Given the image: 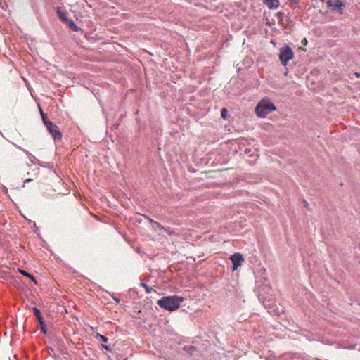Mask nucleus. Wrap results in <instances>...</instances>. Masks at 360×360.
Returning a JSON list of instances; mask_svg holds the SVG:
<instances>
[{
	"label": "nucleus",
	"instance_id": "nucleus-16",
	"mask_svg": "<svg viewBox=\"0 0 360 360\" xmlns=\"http://www.w3.org/2000/svg\"><path fill=\"white\" fill-rule=\"evenodd\" d=\"M40 114H41V119H42L43 123H44V124L45 126L47 124L48 122H51V121H50L47 118L46 115L41 109H40Z\"/></svg>",
	"mask_w": 360,
	"mask_h": 360
},
{
	"label": "nucleus",
	"instance_id": "nucleus-24",
	"mask_svg": "<svg viewBox=\"0 0 360 360\" xmlns=\"http://www.w3.org/2000/svg\"><path fill=\"white\" fill-rule=\"evenodd\" d=\"M31 181H32V179H26V180L24 181V183H25V184H26V183H29V182H31Z\"/></svg>",
	"mask_w": 360,
	"mask_h": 360
},
{
	"label": "nucleus",
	"instance_id": "nucleus-14",
	"mask_svg": "<svg viewBox=\"0 0 360 360\" xmlns=\"http://www.w3.org/2000/svg\"><path fill=\"white\" fill-rule=\"evenodd\" d=\"M67 22L68 23L69 27H70L72 30H74V31H75V32H78V31H79V30H81L80 28H79V27L76 25V24L74 22V21H73V20H68Z\"/></svg>",
	"mask_w": 360,
	"mask_h": 360
},
{
	"label": "nucleus",
	"instance_id": "nucleus-11",
	"mask_svg": "<svg viewBox=\"0 0 360 360\" xmlns=\"http://www.w3.org/2000/svg\"><path fill=\"white\" fill-rule=\"evenodd\" d=\"M33 314L36 316L38 322H41V321H43V318H42L41 311L38 308H37V307L33 308Z\"/></svg>",
	"mask_w": 360,
	"mask_h": 360
},
{
	"label": "nucleus",
	"instance_id": "nucleus-6",
	"mask_svg": "<svg viewBox=\"0 0 360 360\" xmlns=\"http://www.w3.org/2000/svg\"><path fill=\"white\" fill-rule=\"evenodd\" d=\"M230 259L233 263V271H236L240 266H241L242 262L244 260L243 255L238 252L231 255Z\"/></svg>",
	"mask_w": 360,
	"mask_h": 360
},
{
	"label": "nucleus",
	"instance_id": "nucleus-20",
	"mask_svg": "<svg viewBox=\"0 0 360 360\" xmlns=\"http://www.w3.org/2000/svg\"><path fill=\"white\" fill-rule=\"evenodd\" d=\"M101 346L103 349H106L107 351H111V348L108 345L102 344Z\"/></svg>",
	"mask_w": 360,
	"mask_h": 360
},
{
	"label": "nucleus",
	"instance_id": "nucleus-13",
	"mask_svg": "<svg viewBox=\"0 0 360 360\" xmlns=\"http://www.w3.org/2000/svg\"><path fill=\"white\" fill-rule=\"evenodd\" d=\"M17 148H19L20 150H22L27 155V158L30 159V160L32 162H34V160L36 159V158L32 154H31L29 151L22 148L20 146H17Z\"/></svg>",
	"mask_w": 360,
	"mask_h": 360
},
{
	"label": "nucleus",
	"instance_id": "nucleus-1",
	"mask_svg": "<svg viewBox=\"0 0 360 360\" xmlns=\"http://www.w3.org/2000/svg\"><path fill=\"white\" fill-rule=\"evenodd\" d=\"M184 298L180 296H165L158 302V305L166 310L172 311L179 308Z\"/></svg>",
	"mask_w": 360,
	"mask_h": 360
},
{
	"label": "nucleus",
	"instance_id": "nucleus-19",
	"mask_svg": "<svg viewBox=\"0 0 360 360\" xmlns=\"http://www.w3.org/2000/svg\"><path fill=\"white\" fill-rule=\"evenodd\" d=\"M228 111L226 108H222L221 110V116L223 119H226L227 117Z\"/></svg>",
	"mask_w": 360,
	"mask_h": 360
},
{
	"label": "nucleus",
	"instance_id": "nucleus-2",
	"mask_svg": "<svg viewBox=\"0 0 360 360\" xmlns=\"http://www.w3.org/2000/svg\"><path fill=\"white\" fill-rule=\"evenodd\" d=\"M276 110L274 104L269 101L262 99L257 105L255 112L259 117L264 118L271 112Z\"/></svg>",
	"mask_w": 360,
	"mask_h": 360
},
{
	"label": "nucleus",
	"instance_id": "nucleus-10",
	"mask_svg": "<svg viewBox=\"0 0 360 360\" xmlns=\"http://www.w3.org/2000/svg\"><path fill=\"white\" fill-rule=\"evenodd\" d=\"M18 272L20 273L22 276H24L31 279L35 284L37 283L35 278L34 277V276H32L29 272H27L26 271H25L23 269H18Z\"/></svg>",
	"mask_w": 360,
	"mask_h": 360
},
{
	"label": "nucleus",
	"instance_id": "nucleus-8",
	"mask_svg": "<svg viewBox=\"0 0 360 360\" xmlns=\"http://www.w3.org/2000/svg\"><path fill=\"white\" fill-rule=\"evenodd\" d=\"M264 3L269 9H276L280 5L279 0H265Z\"/></svg>",
	"mask_w": 360,
	"mask_h": 360
},
{
	"label": "nucleus",
	"instance_id": "nucleus-25",
	"mask_svg": "<svg viewBox=\"0 0 360 360\" xmlns=\"http://www.w3.org/2000/svg\"><path fill=\"white\" fill-rule=\"evenodd\" d=\"M355 75L357 77H360V73L356 72Z\"/></svg>",
	"mask_w": 360,
	"mask_h": 360
},
{
	"label": "nucleus",
	"instance_id": "nucleus-5",
	"mask_svg": "<svg viewBox=\"0 0 360 360\" xmlns=\"http://www.w3.org/2000/svg\"><path fill=\"white\" fill-rule=\"evenodd\" d=\"M326 4L333 10H338L340 14L343 13L345 4L342 0H327Z\"/></svg>",
	"mask_w": 360,
	"mask_h": 360
},
{
	"label": "nucleus",
	"instance_id": "nucleus-7",
	"mask_svg": "<svg viewBox=\"0 0 360 360\" xmlns=\"http://www.w3.org/2000/svg\"><path fill=\"white\" fill-rule=\"evenodd\" d=\"M57 15L60 20L63 22H68V12L65 9H61L60 8L58 7L56 11Z\"/></svg>",
	"mask_w": 360,
	"mask_h": 360
},
{
	"label": "nucleus",
	"instance_id": "nucleus-26",
	"mask_svg": "<svg viewBox=\"0 0 360 360\" xmlns=\"http://www.w3.org/2000/svg\"><path fill=\"white\" fill-rule=\"evenodd\" d=\"M316 360H320V359H316Z\"/></svg>",
	"mask_w": 360,
	"mask_h": 360
},
{
	"label": "nucleus",
	"instance_id": "nucleus-4",
	"mask_svg": "<svg viewBox=\"0 0 360 360\" xmlns=\"http://www.w3.org/2000/svg\"><path fill=\"white\" fill-rule=\"evenodd\" d=\"M46 127L55 141H60L63 134L59 129V127L53 122H48Z\"/></svg>",
	"mask_w": 360,
	"mask_h": 360
},
{
	"label": "nucleus",
	"instance_id": "nucleus-3",
	"mask_svg": "<svg viewBox=\"0 0 360 360\" xmlns=\"http://www.w3.org/2000/svg\"><path fill=\"white\" fill-rule=\"evenodd\" d=\"M294 53L289 46H284L280 48L279 59L283 65L287 63L293 58Z\"/></svg>",
	"mask_w": 360,
	"mask_h": 360
},
{
	"label": "nucleus",
	"instance_id": "nucleus-21",
	"mask_svg": "<svg viewBox=\"0 0 360 360\" xmlns=\"http://www.w3.org/2000/svg\"><path fill=\"white\" fill-rule=\"evenodd\" d=\"M112 297L113 300H114L116 303H117V304H118V303L120 302V300L117 297L115 296L114 295H112Z\"/></svg>",
	"mask_w": 360,
	"mask_h": 360
},
{
	"label": "nucleus",
	"instance_id": "nucleus-15",
	"mask_svg": "<svg viewBox=\"0 0 360 360\" xmlns=\"http://www.w3.org/2000/svg\"><path fill=\"white\" fill-rule=\"evenodd\" d=\"M39 326H40V330L41 331L46 335L48 333V329H47V327H46V325L44 323V321H41V322H39Z\"/></svg>",
	"mask_w": 360,
	"mask_h": 360
},
{
	"label": "nucleus",
	"instance_id": "nucleus-23",
	"mask_svg": "<svg viewBox=\"0 0 360 360\" xmlns=\"http://www.w3.org/2000/svg\"><path fill=\"white\" fill-rule=\"evenodd\" d=\"M307 39H302V44L303 45H306V44H307Z\"/></svg>",
	"mask_w": 360,
	"mask_h": 360
},
{
	"label": "nucleus",
	"instance_id": "nucleus-22",
	"mask_svg": "<svg viewBox=\"0 0 360 360\" xmlns=\"http://www.w3.org/2000/svg\"><path fill=\"white\" fill-rule=\"evenodd\" d=\"M303 203H304V207L307 209H309V203L305 200H303Z\"/></svg>",
	"mask_w": 360,
	"mask_h": 360
},
{
	"label": "nucleus",
	"instance_id": "nucleus-9",
	"mask_svg": "<svg viewBox=\"0 0 360 360\" xmlns=\"http://www.w3.org/2000/svg\"><path fill=\"white\" fill-rule=\"evenodd\" d=\"M299 358L297 354L286 353L281 356L279 360H298Z\"/></svg>",
	"mask_w": 360,
	"mask_h": 360
},
{
	"label": "nucleus",
	"instance_id": "nucleus-12",
	"mask_svg": "<svg viewBox=\"0 0 360 360\" xmlns=\"http://www.w3.org/2000/svg\"><path fill=\"white\" fill-rule=\"evenodd\" d=\"M184 350L190 356H192L194 351L196 350V347L191 345H186L184 347Z\"/></svg>",
	"mask_w": 360,
	"mask_h": 360
},
{
	"label": "nucleus",
	"instance_id": "nucleus-17",
	"mask_svg": "<svg viewBox=\"0 0 360 360\" xmlns=\"http://www.w3.org/2000/svg\"><path fill=\"white\" fill-rule=\"evenodd\" d=\"M96 338L97 340H101L103 342H107L108 340L107 337H105V335H101L99 333L96 334Z\"/></svg>",
	"mask_w": 360,
	"mask_h": 360
},
{
	"label": "nucleus",
	"instance_id": "nucleus-18",
	"mask_svg": "<svg viewBox=\"0 0 360 360\" xmlns=\"http://www.w3.org/2000/svg\"><path fill=\"white\" fill-rule=\"evenodd\" d=\"M141 285L145 288L147 293H150L153 290V289L145 283H141Z\"/></svg>",
	"mask_w": 360,
	"mask_h": 360
}]
</instances>
